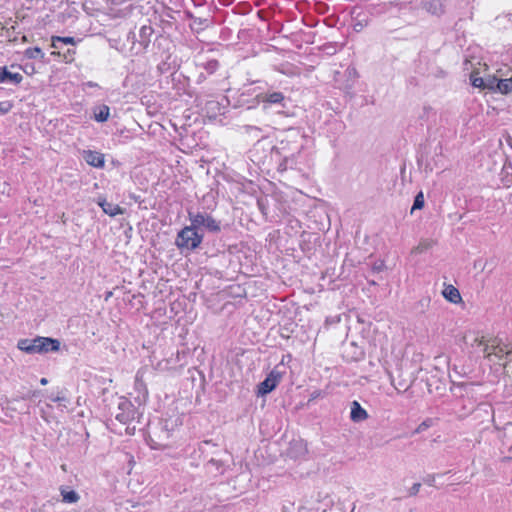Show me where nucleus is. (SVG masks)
Segmentation results:
<instances>
[{
    "mask_svg": "<svg viewBox=\"0 0 512 512\" xmlns=\"http://www.w3.org/2000/svg\"><path fill=\"white\" fill-rule=\"evenodd\" d=\"M189 219L193 224V227L198 231L205 229L212 233H218L221 230L220 223L206 213L193 214L189 212Z\"/></svg>",
    "mask_w": 512,
    "mask_h": 512,
    "instance_id": "f03ea898",
    "label": "nucleus"
},
{
    "mask_svg": "<svg viewBox=\"0 0 512 512\" xmlns=\"http://www.w3.org/2000/svg\"><path fill=\"white\" fill-rule=\"evenodd\" d=\"M209 443H210L209 441H204V442L202 443L201 448H202L203 446H205V445H208Z\"/></svg>",
    "mask_w": 512,
    "mask_h": 512,
    "instance_id": "49530a36",
    "label": "nucleus"
},
{
    "mask_svg": "<svg viewBox=\"0 0 512 512\" xmlns=\"http://www.w3.org/2000/svg\"><path fill=\"white\" fill-rule=\"evenodd\" d=\"M432 246V242L429 240L421 241L413 250L415 253H423Z\"/></svg>",
    "mask_w": 512,
    "mask_h": 512,
    "instance_id": "4be33fe9",
    "label": "nucleus"
},
{
    "mask_svg": "<svg viewBox=\"0 0 512 512\" xmlns=\"http://www.w3.org/2000/svg\"><path fill=\"white\" fill-rule=\"evenodd\" d=\"M84 159L93 167L99 168L104 166V156L99 152L85 151Z\"/></svg>",
    "mask_w": 512,
    "mask_h": 512,
    "instance_id": "9b49d317",
    "label": "nucleus"
},
{
    "mask_svg": "<svg viewBox=\"0 0 512 512\" xmlns=\"http://www.w3.org/2000/svg\"><path fill=\"white\" fill-rule=\"evenodd\" d=\"M55 41L60 42L61 44H71V45H74L76 43V41L73 37L55 36Z\"/></svg>",
    "mask_w": 512,
    "mask_h": 512,
    "instance_id": "cd10ccee",
    "label": "nucleus"
},
{
    "mask_svg": "<svg viewBox=\"0 0 512 512\" xmlns=\"http://www.w3.org/2000/svg\"><path fill=\"white\" fill-rule=\"evenodd\" d=\"M484 343H485V341H484V339H483V338H478V337H476V338L474 339V342L472 343V346H475V345H477V346H482Z\"/></svg>",
    "mask_w": 512,
    "mask_h": 512,
    "instance_id": "f704fd0d",
    "label": "nucleus"
},
{
    "mask_svg": "<svg viewBox=\"0 0 512 512\" xmlns=\"http://www.w3.org/2000/svg\"><path fill=\"white\" fill-rule=\"evenodd\" d=\"M492 352H488L486 358L488 360H492V357H496L498 360H502L504 357L506 358L507 350H510L512 346L502 344L498 338H495L491 341Z\"/></svg>",
    "mask_w": 512,
    "mask_h": 512,
    "instance_id": "39448f33",
    "label": "nucleus"
},
{
    "mask_svg": "<svg viewBox=\"0 0 512 512\" xmlns=\"http://www.w3.org/2000/svg\"><path fill=\"white\" fill-rule=\"evenodd\" d=\"M110 109L107 105H102L97 108L94 112L95 120L98 122H104L109 118Z\"/></svg>",
    "mask_w": 512,
    "mask_h": 512,
    "instance_id": "dca6fc26",
    "label": "nucleus"
},
{
    "mask_svg": "<svg viewBox=\"0 0 512 512\" xmlns=\"http://www.w3.org/2000/svg\"><path fill=\"white\" fill-rule=\"evenodd\" d=\"M22 80L23 76L20 73H11L6 67H0V83L9 81L19 84Z\"/></svg>",
    "mask_w": 512,
    "mask_h": 512,
    "instance_id": "f8f14e48",
    "label": "nucleus"
},
{
    "mask_svg": "<svg viewBox=\"0 0 512 512\" xmlns=\"http://www.w3.org/2000/svg\"><path fill=\"white\" fill-rule=\"evenodd\" d=\"M506 433L512 434V423H508L505 427Z\"/></svg>",
    "mask_w": 512,
    "mask_h": 512,
    "instance_id": "79ce46f5",
    "label": "nucleus"
},
{
    "mask_svg": "<svg viewBox=\"0 0 512 512\" xmlns=\"http://www.w3.org/2000/svg\"><path fill=\"white\" fill-rule=\"evenodd\" d=\"M382 268H383V263L375 264V265L373 266V270H374V271H377V272L381 271V270H382Z\"/></svg>",
    "mask_w": 512,
    "mask_h": 512,
    "instance_id": "a19ab883",
    "label": "nucleus"
},
{
    "mask_svg": "<svg viewBox=\"0 0 512 512\" xmlns=\"http://www.w3.org/2000/svg\"><path fill=\"white\" fill-rule=\"evenodd\" d=\"M245 129H246L247 133H251V132L255 133V131L256 132L260 131V129L258 127H255V126H246Z\"/></svg>",
    "mask_w": 512,
    "mask_h": 512,
    "instance_id": "e433bc0d",
    "label": "nucleus"
},
{
    "mask_svg": "<svg viewBox=\"0 0 512 512\" xmlns=\"http://www.w3.org/2000/svg\"><path fill=\"white\" fill-rule=\"evenodd\" d=\"M499 80L500 79L497 78H489L485 80L483 88L497 90V82H499Z\"/></svg>",
    "mask_w": 512,
    "mask_h": 512,
    "instance_id": "393cba45",
    "label": "nucleus"
},
{
    "mask_svg": "<svg viewBox=\"0 0 512 512\" xmlns=\"http://www.w3.org/2000/svg\"><path fill=\"white\" fill-rule=\"evenodd\" d=\"M442 294H443L444 298L446 300L450 301L451 303L456 304L462 300L459 290L456 287H454L453 285L446 286L444 288Z\"/></svg>",
    "mask_w": 512,
    "mask_h": 512,
    "instance_id": "ddd939ff",
    "label": "nucleus"
},
{
    "mask_svg": "<svg viewBox=\"0 0 512 512\" xmlns=\"http://www.w3.org/2000/svg\"><path fill=\"white\" fill-rule=\"evenodd\" d=\"M245 129H246L247 133H251V132L255 133V131L256 132L260 131V129L258 127H255V126H246Z\"/></svg>",
    "mask_w": 512,
    "mask_h": 512,
    "instance_id": "c9c22d12",
    "label": "nucleus"
},
{
    "mask_svg": "<svg viewBox=\"0 0 512 512\" xmlns=\"http://www.w3.org/2000/svg\"><path fill=\"white\" fill-rule=\"evenodd\" d=\"M256 99L259 103L263 104H281L285 97L281 92H266L260 93L256 96Z\"/></svg>",
    "mask_w": 512,
    "mask_h": 512,
    "instance_id": "423d86ee",
    "label": "nucleus"
},
{
    "mask_svg": "<svg viewBox=\"0 0 512 512\" xmlns=\"http://www.w3.org/2000/svg\"><path fill=\"white\" fill-rule=\"evenodd\" d=\"M60 494L62 496L63 502L65 503H76L80 499L79 494L74 490H70L69 487H61Z\"/></svg>",
    "mask_w": 512,
    "mask_h": 512,
    "instance_id": "2eb2a0df",
    "label": "nucleus"
},
{
    "mask_svg": "<svg viewBox=\"0 0 512 512\" xmlns=\"http://www.w3.org/2000/svg\"><path fill=\"white\" fill-rule=\"evenodd\" d=\"M39 344L37 337L34 339H21L18 341L17 347L28 354L39 353Z\"/></svg>",
    "mask_w": 512,
    "mask_h": 512,
    "instance_id": "9d476101",
    "label": "nucleus"
},
{
    "mask_svg": "<svg viewBox=\"0 0 512 512\" xmlns=\"http://www.w3.org/2000/svg\"><path fill=\"white\" fill-rule=\"evenodd\" d=\"M497 91L502 94H509L512 92V77L508 79H500L497 82Z\"/></svg>",
    "mask_w": 512,
    "mask_h": 512,
    "instance_id": "a211bd4d",
    "label": "nucleus"
},
{
    "mask_svg": "<svg viewBox=\"0 0 512 512\" xmlns=\"http://www.w3.org/2000/svg\"><path fill=\"white\" fill-rule=\"evenodd\" d=\"M203 234H201L191 223L184 227L177 235L176 245L180 249L194 250L201 244Z\"/></svg>",
    "mask_w": 512,
    "mask_h": 512,
    "instance_id": "f257e3e1",
    "label": "nucleus"
},
{
    "mask_svg": "<svg viewBox=\"0 0 512 512\" xmlns=\"http://www.w3.org/2000/svg\"><path fill=\"white\" fill-rule=\"evenodd\" d=\"M207 466H215L216 469L219 470L220 467L222 466V463L219 460L210 459L207 463Z\"/></svg>",
    "mask_w": 512,
    "mask_h": 512,
    "instance_id": "2f4dec72",
    "label": "nucleus"
},
{
    "mask_svg": "<svg viewBox=\"0 0 512 512\" xmlns=\"http://www.w3.org/2000/svg\"><path fill=\"white\" fill-rule=\"evenodd\" d=\"M428 10L431 11L432 13H434V14L438 13V9L436 8V5H434V3L430 4ZM439 12H441V9H439Z\"/></svg>",
    "mask_w": 512,
    "mask_h": 512,
    "instance_id": "58836bf2",
    "label": "nucleus"
},
{
    "mask_svg": "<svg viewBox=\"0 0 512 512\" xmlns=\"http://www.w3.org/2000/svg\"><path fill=\"white\" fill-rule=\"evenodd\" d=\"M391 384L398 390V391H406L409 387L408 384L399 382L398 385L395 383L394 379H391Z\"/></svg>",
    "mask_w": 512,
    "mask_h": 512,
    "instance_id": "c85d7f7f",
    "label": "nucleus"
},
{
    "mask_svg": "<svg viewBox=\"0 0 512 512\" xmlns=\"http://www.w3.org/2000/svg\"><path fill=\"white\" fill-rule=\"evenodd\" d=\"M433 424H434V420L431 418H428L418 425V427L415 429L414 433H416V434L422 433L425 430H427L428 428H430L431 426H433Z\"/></svg>",
    "mask_w": 512,
    "mask_h": 512,
    "instance_id": "aec40b11",
    "label": "nucleus"
},
{
    "mask_svg": "<svg viewBox=\"0 0 512 512\" xmlns=\"http://www.w3.org/2000/svg\"><path fill=\"white\" fill-rule=\"evenodd\" d=\"M306 453V447L302 441H295L291 443L290 448L288 450V455L291 458H299Z\"/></svg>",
    "mask_w": 512,
    "mask_h": 512,
    "instance_id": "4468645a",
    "label": "nucleus"
},
{
    "mask_svg": "<svg viewBox=\"0 0 512 512\" xmlns=\"http://www.w3.org/2000/svg\"><path fill=\"white\" fill-rule=\"evenodd\" d=\"M136 417L137 411L135 410L131 401L126 398H121L118 403V412L116 413L115 418L119 422L126 424L134 420Z\"/></svg>",
    "mask_w": 512,
    "mask_h": 512,
    "instance_id": "7ed1b4c3",
    "label": "nucleus"
},
{
    "mask_svg": "<svg viewBox=\"0 0 512 512\" xmlns=\"http://www.w3.org/2000/svg\"><path fill=\"white\" fill-rule=\"evenodd\" d=\"M25 56L29 59H34V58H37V57H40V58H43L44 57V53L42 52V50L39 48V47H34V48H28L25 50Z\"/></svg>",
    "mask_w": 512,
    "mask_h": 512,
    "instance_id": "6ab92c4d",
    "label": "nucleus"
},
{
    "mask_svg": "<svg viewBox=\"0 0 512 512\" xmlns=\"http://www.w3.org/2000/svg\"><path fill=\"white\" fill-rule=\"evenodd\" d=\"M424 206V196L422 192H419L414 199V203L411 209V213L416 209H421Z\"/></svg>",
    "mask_w": 512,
    "mask_h": 512,
    "instance_id": "412c9836",
    "label": "nucleus"
},
{
    "mask_svg": "<svg viewBox=\"0 0 512 512\" xmlns=\"http://www.w3.org/2000/svg\"><path fill=\"white\" fill-rule=\"evenodd\" d=\"M429 301H430V300H429L428 298H427V299H423V300H421V301H420V304H421L422 306H425V305H428Z\"/></svg>",
    "mask_w": 512,
    "mask_h": 512,
    "instance_id": "37998d69",
    "label": "nucleus"
},
{
    "mask_svg": "<svg viewBox=\"0 0 512 512\" xmlns=\"http://www.w3.org/2000/svg\"><path fill=\"white\" fill-rule=\"evenodd\" d=\"M506 358L508 359L503 365L507 373H512V347L506 352Z\"/></svg>",
    "mask_w": 512,
    "mask_h": 512,
    "instance_id": "b1692460",
    "label": "nucleus"
},
{
    "mask_svg": "<svg viewBox=\"0 0 512 512\" xmlns=\"http://www.w3.org/2000/svg\"><path fill=\"white\" fill-rule=\"evenodd\" d=\"M483 353L485 354V356L488 354V352H492V347H491V344H488V343H484L483 345Z\"/></svg>",
    "mask_w": 512,
    "mask_h": 512,
    "instance_id": "72a5a7b5",
    "label": "nucleus"
},
{
    "mask_svg": "<svg viewBox=\"0 0 512 512\" xmlns=\"http://www.w3.org/2000/svg\"><path fill=\"white\" fill-rule=\"evenodd\" d=\"M40 383H41L42 385H46V384L48 383V380H47L46 378H42V379L40 380Z\"/></svg>",
    "mask_w": 512,
    "mask_h": 512,
    "instance_id": "c03bdc74",
    "label": "nucleus"
},
{
    "mask_svg": "<svg viewBox=\"0 0 512 512\" xmlns=\"http://www.w3.org/2000/svg\"><path fill=\"white\" fill-rule=\"evenodd\" d=\"M51 400L54 402H61V401H66V398L63 395H61L60 393H58L56 396H51Z\"/></svg>",
    "mask_w": 512,
    "mask_h": 512,
    "instance_id": "473e14b6",
    "label": "nucleus"
},
{
    "mask_svg": "<svg viewBox=\"0 0 512 512\" xmlns=\"http://www.w3.org/2000/svg\"><path fill=\"white\" fill-rule=\"evenodd\" d=\"M420 487H421L420 483L413 484V486L409 490V495L410 496L416 495L419 492Z\"/></svg>",
    "mask_w": 512,
    "mask_h": 512,
    "instance_id": "7c9ffc66",
    "label": "nucleus"
},
{
    "mask_svg": "<svg viewBox=\"0 0 512 512\" xmlns=\"http://www.w3.org/2000/svg\"><path fill=\"white\" fill-rule=\"evenodd\" d=\"M97 204L102 208L103 212L111 217L124 213V209L117 204L108 202L105 198H98Z\"/></svg>",
    "mask_w": 512,
    "mask_h": 512,
    "instance_id": "6e6552de",
    "label": "nucleus"
},
{
    "mask_svg": "<svg viewBox=\"0 0 512 512\" xmlns=\"http://www.w3.org/2000/svg\"><path fill=\"white\" fill-rule=\"evenodd\" d=\"M471 84L477 88H483L485 80L482 77H479L477 74L472 73L470 76Z\"/></svg>",
    "mask_w": 512,
    "mask_h": 512,
    "instance_id": "5701e85b",
    "label": "nucleus"
},
{
    "mask_svg": "<svg viewBox=\"0 0 512 512\" xmlns=\"http://www.w3.org/2000/svg\"><path fill=\"white\" fill-rule=\"evenodd\" d=\"M39 344V353L55 352L60 349V342L57 339L48 337H37Z\"/></svg>",
    "mask_w": 512,
    "mask_h": 512,
    "instance_id": "0eeeda50",
    "label": "nucleus"
},
{
    "mask_svg": "<svg viewBox=\"0 0 512 512\" xmlns=\"http://www.w3.org/2000/svg\"><path fill=\"white\" fill-rule=\"evenodd\" d=\"M486 266H487V261H483L482 259H477L474 262V267L480 268L482 271L485 270Z\"/></svg>",
    "mask_w": 512,
    "mask_h": 512,
    "instance_id": "c756f323",
    "label": "nucleus"
},
{
    "mask_svg": "<svg viewBox=\"0 0 512 512\" xmlns=\"http://www.w3.org/2000/svg\"><path fill=\"white\" fill-rule=\"evenodd\" d=\"M434 480H435L434 475H428V476L425 478V480H424V481H425V483H427V484H429V485H432V484H433V482H434Z\"/></svg>",
    "mask_w": 512,
    "mask_h": 512,
    "instance_id": "4c0bfd02",
    "label": "nucleus"
},
{
    "mask_svg": "<svg viewBox=\"0 0 512 512\" xmlns=\"http://www.w3.org/2000/svg\"><path fill=\"white\" fill-rule=\"evenodd\" d=\"M219 67V63L217 60H211L209 62H207L206 66H205V70L209 73V74H212L214 73Z\"/></svg>",
    "mask_w": 512,
    "mask_h": 512,
    "instance_id": "bb28decb",
    "label": "nucleus"
},
{
    "mask_svg": "<svg viewBox=\"0 0 512 512\" xmlns=\"http://www.w3.org/2000/svg\"><path fill=\"white\" fill-rule=\"evenodd\" d=\"M88 85H89L90 87H95V86H97V84H96V83H93V82H89V83H88Z\"/></svg>",
    "mask_w": 512,
    "mask_h": 512,
    "instance_id": "a18cd8bd",
    "label": "nucleus"
},
{
    "mask_svg": "<svg viewBox=\"0 0 512 512\" xmlns=\"http://www.w3.org/2000/svg\"><path fill=\"white\" fill-rule=\"evenodd\" d=\"M350 409V419L353 422L359 423L368 419L367 411L361 407L358 401H352Z\"/></svg>",
    "mask_w": 512,
    "mask_h": 512,
    "instance_id": "1a4fd4ad",
    "label": "nucleus"
},
{
    "mask_svg": "<svg viewBox=\"0 0 512 512\" xmlns=\"http://www.w3.org/2000/svg\"><path fill=\"white\" fill-rule=\"evenodd\" d=\"M13 108V104L11 101H2L0 102V113L1 114H7L8 112L11 111V109Z\"/></svg>",
    "mask_w": 512,
    "mask_h": 512,
    "instance_id": "a878e982",
    "label": "nucleus"
},
{
    "mask_svg": "<svg viewBox=\"0 0 512 512\" xmlns=\"http://www.w3.org/2000/svg\"><path fill=\"white\" fill-rule=\"evenodd\" d=\"M61 43L60 42H56L55 41V36L52 37V44L51 46L54 48V49H60L61 48Z\"/></svg>",
    "mask_w": 512,
    "mask_h": 512,
    "instance_id": "ea45409f",
    "label": "nucleus"
},
{
    "mask_svg": "<svg viewBox=\"0 0 512 512\" xmlns=\"http://www.w3.org/2000/svg\"><path fill=\"white\" fill-rule=\"evenodd\" d=\"M152 33H153V29L151 26L144 25L141 27L139 36H140V43L143 46L148 45V43L150 42V36L152 35Z\"/></svg>",
    "mask_w": 512,
    "mask_h": 512,
    "instance_id": "f3484780",
    "label": "nucleus"
},
{
    "mask_svg": "<svg viewBox=\"0 0 512 512\" xmlns=\"http://www.w3.org/2000/svg\"><path fill=\"white\" fill-rule=\"evenodd\" d=\"M281 374L277 371H271L266 379L258 385V394L266 395L276 388L280 382Z\"/></svg>",
    "mask_w": 512,
    "mask_h": 512,
    "instance_id": "20e7f679",
    "label": "nucleus"
}]
</instances>
